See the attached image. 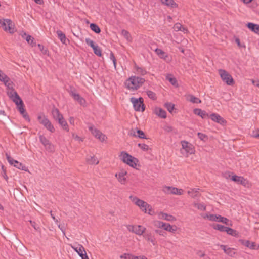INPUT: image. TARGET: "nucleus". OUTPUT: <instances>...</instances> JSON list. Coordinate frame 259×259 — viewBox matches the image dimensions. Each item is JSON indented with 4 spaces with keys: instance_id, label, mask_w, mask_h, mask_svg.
Returning a JSON list of instances; mask_svg holds the SVG:
<instances>
[{
    "instance_id": "f257e3e1",
    "label": "nucleus",
    "mask_w": 259,
    "mask_h": 259,
    "mask_svg": "<svg viewBox=\"0 0 259 259\" xmlns=\"http://www.w3.org/2000/svg\"><path fill=\"white\" fill-rule=\"evenodd\" d=\"M144 82L145 79L143 78L132 76L126 80L125 84L127 89L134 91L140 88Z\"/></svg>"
},
{
    "instance_id": "f03ea898",
    "label": "nucleus",
    "mask_w": 259,
    "mask_h": 259,
    "mask_svg": "<svg viewBox=\"0 0 259 259\" xmlns=\"http://www.w3.org/2000/svg\"><path fill=\"white\" fill-rule=\"evenodd\" d=\"M130 198L133 202L140 207L142 211H144L145 213L147 212L150 215H152L151 213L152 208L150 204L135 196H131Z\"/></svg>"
},
{
    "instance_id": "7ed1b4c3",
    "label": "nucleus",
    "mask_w": 259,
    "mask_h": 259,
    "mask_svg": "<svg viewBox=\"0 0 259 259\" xmlns=\"http://www.w3.org/2000/svg\"><path fill=\"white\" fill-rule=\"evenodd\" d=\"M120 159L125 163L133 168H136L138 162L137 158L134 157L126 152L122 151L119 155Z\"/></svg>"
},
{
    "instance_id": "20e7f679",
    "label": "nucleus",
    "mask_w": 259,
    "mask_h": 259,
    "mask_svg": "<svg viewBox=\"0 0 259 259\" xmlns=\"http://www.w3.org/2000/svg\"><path fill=\"white\" fill-rule=\"evenodd\" d=\"M0 25L4 31L9 32L10 33L13 34L16 31L14 24L10 19H0Z\"/></svg>"
},
{
    "instance_id": "39448f33",
    "label": "nucleus",
    "mask_w": 259,
    "mask_h": 259,
    "mask_svg": "<svg viewBox=\"0 0 259 259\" xmlns=\"http://www.w3.org/2000/svg\"><path fill=\"white\" fill-rule=\"evenodd\" d=\"M182 148L181 149V153L187 157L190 154L194 153V147L192 144L186 141H181Z\"/></svg>"
},
{
    "instance_id": "423d86ee",
    "label": "nucleus",
    "mask_w": 259,
    "mask_h": 259,
    "mask_svg": "<svg viewBox=\"0 0 259 259\" xmlns=\"http://www.w3.org/2000/svg\"><path fill=\"white\" fill-rule=\"evenodd\" d=\"M37 120L40 124L43 125L50 132L54 133L55 132L54 127L47 116L44 114H39L37 116Z\"/></svg>"
},
{
    "instance_id": "0eeeda50",
    "label": "nucleus",
    "mask_w": 259,
    "mask_h": 259,
    "mask_svg": "<svg viewBox=\"0 0 259 259\" xmlns=\"http://www.w3.org/2000/svg\"><path fill=\"white\" fill-rule=\"evenodd\" d=\"M19 99H14L12 100L13 102H14L17 106L19 111L23 116V117L27 121H30V118L29 115L26 112V110L24 108V105L23 102V101L21 99V98L18 97Z\"/></svg>"
},
{
    "instance_id": "6e6552de",
    "label": "nucleus",
    "mask_w": 259,
    "mask_h": 259,
    "mask_svg": "<svg viewBox=\"0 0 259 259\" xmlns=\"http://www.w3.org/2000/svg\"><path fill=\"white\" fill-rule=\"evenodd\" d=\"M5 85L7 87V94L9 98L11 100L14 99H19L18 97H19V96L13 88V82L10 80L7 82L6 84H5Z\"/></svg>"
},
{
    "instance_id": "1a4fd4ad",
    "label": "nucleus",
    "mask_w": 259,
    "mask_h": 259,
    "mask_svg": "<svg viewBox=\"0 0 259 259\" xmlns=\"http://www.w3.org/2000/svg\"><path fill=\"white\" fill-rule=\"evenodd\" d=\"M219 73L222 80L227 85H233L234 83V79L232 76L228 72L223 69H220L219 70Z\"/></svg>"
},
{
    "instance_id": "9d476101",
    "label": "nucleus",
    "mask_w": 259,
    "mask_h": 259,
    "mask_svg": "<svg viewBox=\"0 0 259 259\" xmlns=\"http://www.w3.org/2000/svg\"><path fill=\"white\" fill-rule=\"evenodd\" d=\"M131 102L133 104L134 109L137 111H144L145 110V106L143 103V99L140 97L137 99L135 97H132L130 99Z\"/></svg>"
},
{
    "instance_id": "9b49d317",
    "label": "nucleus",
    "mask_w": 259,
    "mask_h": 259,
    "mask_svg": "<svg viewBox=\"0 0 259 259\" xmlns=\"http://www.w3.org/2000/svg\"><path fill=\"white\" fill-rule=\"evenodd\" d=\"M127 230L135 234L141 236L145 233L146 231V228L144 227H143L141 225H128L126 226Z\"/></svg>"
},
{
    "instance_id": "f8f14e48",
    "label": "nucleus",
    "mask_w": 259,
    "mask_h": 259,
    "mask_svg": "<svg viewBox=\"0 0 259 259\" xmlns=\"http://www.w3.org/2000/svg\"><path fill=\"white\" fill-rule=\"evenodd\" d=\"M6 156L7 160L11 165H13L15 167L19 169H21L25 171H28V168L25 165H23L21 162L13 159V158L11 157L8 153L6 154Z\"/></svg>"
},
{
    "instance_id": "ddd939ff",
    "label": "nucleus",
    "mask_w": 259,
    "mask_h": 259,
    "mask_svg": "<svg viewBox=\"0 0 259 259\" xmlns=\"http://www.w3.org/2000/svg\"><path fill=\"white\" fill-rule=\"evenodd\" d=\"M85 41L87 45L90 46L93 50L94 53L98 56L101 57L102 56V51L101 48L97 45H95L94 41L87 38Z\"/></svg>"
},
{
    "instance_id": "4468645a",
    "label": "nucleus",
    "mask_w": 259,
    "mask_h": 259,
    "mask_svg": "<svg viewBox=\"0 0 259 259\" xmlns=\"http://www.w3.org/2000/svg\"><path fill=\"white\" fill-rule=\"evenodd\" d=\"M89 128L92 134L101 141L103 142L106 140V139H107V137L104 134L101 132L99 130L94 128L93 126H90Z\"/></svg>"
},
{
    "instance_id": "2eb2a0df",
    "label": "nucleus",
    "mask_w": 259,
    "mask_h": 259,
    "mask_svg": "<svg viewBox=\"0 0 259 259\" xmlns=\"http://www.w3.org/2000/svg\"><path fill=\"white\" fill-rule=\"evenodd\" d=\"M126 175L127 171L124 169H121L118 173H116L115 176L120 184L125 185L127 181Z\"/></svg>"
},
{
    "instance_id": "dca6fc26",
    "label": "nucleus",
    "mask_w": 259,
    "mask_h": 259,
    "mask_svg": "<svg viewBox=\"0 0 259 259\" xmlns=\"http://www.w3.org/2000/svg\"><path fill=\"white\" fill-rule=\"evenodd\" d=\"M70 91L69 92V94L71 95V96L73 98V99L77 101L81 105H84L86 102L85 100L78 94L75 93L73 91L75 90L74 88L73 87H70Z\"/></svg>"
},
{
    "instance_id": "f3484780",
    "label": "nucleus",
    "mask_w": 259,
    "mask_h": 259,
    "mask_svg": "<svg viewBox=\"0 0 259 259\" xmlns=\"http://www.w3.org/2000/svg\"><path fill=\"white\" fill-rule=\"evenodd\" d=\"M210 117L212 121L217 122L222 125H225L227 123L226 121L223 118L217 113L211 114Z\"/></svg>"
},
{
    "instance_id": "a211bd4d",
    "label": "nucleus",
    "mask_w": 259,
    "mask_h": 259,
    "mask_svg": "<svg viewBox=\"0 0 259 259\" xmlns=\"http://www.w3.org/2000/svg\"><path fill=\"white\" fill-rule=\"evenodd\" d=\"M72 248L77 252L82 259H89L88 257L84 248L81 245H78L76 248Z\"/></svg>"
},
{
    "instance_id": "6ab92c4d",
    "label": "nucleus",
    "mask_w": 259,
    "mask_h": 259,
    "mask_svg": "<svg viewBox=\"0 0 259 259\" xmlns=\"http://www.w3.org/2000/svg\"><path fill=\"white\" fill-rule=\"evenodd\" d=\"M158 218L160 219H163L168 221H176V218L170 214H168L166 213H164L163 212H160L158 213Z\"/></svg>"
},
{
    "instance_id": "aec40b11",
    "label": "nucleus",
    "mask_w": 259,
    "mask_h": 259,
    "mask_svg": "<svg viewBox=\"0 0 259 259\" xmlns=\"http://www.w3.org/2000/svg\"><path fill=\"white\" fill-rule=\"evenodd\" d=\"M143 238L148 242H150L153 245H156V239L153 235H152L151 232L145 231V233L143 235Z\"/></svg>"
},
{
    "instance_id": "412c9836",
    "label": "nucleus",
    "mask_w": 259,
    "mask_h": 259,
    "mask_svg": "<svg viewBox=\"0 0 259 259\" xmlns=\"http://www.w3.org/2000/svg\"><path fill=\"white\" fill-rule=\"evenodd\" d=\"M220 247L224 250L225 253L228 254L231 257H235L236 252L234 248H227L226 246L221 245Z\"/></svg>"
},
{
    "instance_id": "4be33fe9",
    "label": "nucleus",
    "mask_w": 259,
    "mask_h": 259,
    "mask_svg": "<svg viewBox=\"0 0 259 259\" xmlns=\"http://www.w3.org/2000/svg\"><path fill=\"white\" fill-rule=\"evenodd\" d=\"M193 113L195 114L200 116L203 119L209 117V115L206 113L205 111L202 110L199 108H196L194 109Z\"/></svg>"
},
{
    "instance_id": "5701e85b",
    "label": "nucleus",
    "mask_w": 259,
    "mask_h": 259,
    "mask_svg": "<svg viewBox=\"0 0 259 259\" xmlns=\"http://www.w3.org/2000/svg\"><path fill=\"white\" fill-rule=\"evenodd\" d=\"M154 112L158 117L161 118H165L166 117V111L159 107H156L154 109Z\"/></svg>"
},
{
    "instance_id": "b1692460",
    "label": "nucleus",
    "mask_w": 259,
    "mask_h": 259,
    "mask_svg": "<svg viewBox=\"0 0 259 259\" xmlns=\"http://www.w3.org/2000/svg\"><path fill=\"white\" fill-rule=\"evenodd\" d=\"M242 244L251 249H259V245H257L255 242H250L249 240L243 241Z\"/></svg>"
},
{
    "instance_id": "393cba45",
    "label": "nucleus",
    "mask_w": 259,
    "mask_h": 259,
    "mask_svg": "<svg viewBox=\"0 0 259 259\" xmlns=\"http://www.w3.org/2000/svg\"><path fill=\"white\" fill-rule=\"evenodd\" d=\"M187 193L193 198H198L201 195L199 193V188L191 189L190 190L188 191Z\"/></svg>"
},
{
    "instance_id": "a878e982",
    "label": "nucleus",
    "mask_w": 259,
    "mask_h": 259,
    "mask_svg": "<svg viewBox=\"0 0 259 259\" xmlns=\"http://www.w3.org/2000/svg\"><path fill=\"white\" fill-rule=\"evenodd\" d=\"M186 99L187 101H189L193 103H201V100L191 94H188L185 96Z\"/></svg>"
},
{
    "instance_id": "bb28decb",
    "label": "nucleus",
    "mask_w": 259,
    "mask_h": 259,
    "mask_svg": "<svg viewBox=\"0 0 259 259\" xmlns=\"http://www.w3.org/2000/svg\"><path fill=\"white\" fill-rule=\"evenodd\" d=\"M231 180L238 184H241L244 186H245L246 184V180L242 177L237 176L236 175L233 176L231 178Z\"/></svg>"
},
{
    "instance_id": "cd10ccee",
    "label": "nucleus",
    "mask_w": 259,
    "mask_h": 259,
    "mask_svg": "<svg viewBox=\"0 0 259 259\" xmlns=\"http://www.w3.org/2000/svg\"><path fill=\"white\" fill-rule=\"evenodd\" d=\"M157 55L161 59L167 60L168 58L167 54L160 49L157 48L155 50Z\"/></svg>"
},
{
    "instance_id": "c85d7f7f",
    "label": "nucleus",
    "mask_w": 259,
    "mask_h": 259,
    "mask_svg": "<svg viewBox=\"0 0 259 259\" xmlns=\"http://www.w3.org/2000/svg\"><path fill=\"white\" fill-rule=\"evenodd\" d=\"M57 121H58V123L62 126L63 130L66 131L67 132L69 131L68 125L67 122L64 119L63 116L62 117V118H59Z\"/></svg>"
},
{
    "instance_id": "c756f323",
    "label": "nucleus",
    "mask_w": 259,
    "mask_h": 259,
    "mask_svg": "<svg viewBox=\"0 0 259 259\" xmlns=\"http://www.w3.org/2000/svg\"><path fill=\"white\" fill-rule=\"evenodd\" d=\"M52 115L55 120H58L59 118H62L63 115L60 113L59 110L56 108H54L52 110Z\"/></svg>"
},
{
    "instance_id": "7c9ffc66",
    "label": "nucleus",
    "mask_w": 259,
    "mask_h": 259,
    "mask_svg": "<svg viewBox=\"0 0 259 259\" xmlns=\"http://www.w3.org/2000/svg\"><path fill=\"white\" fill-rule=\"evenodd\" d=\"M86 161L89 164H98L99 163V161L96 159V158L94 155H87Z\"/></svg>"
},
{
    "instance_id": "2f4dec72",
    "label": "nucleus",
    "mask_w": 259,
    "mask_h": 259,
    "mask_svg": "<svg viewBox=\"0 0 259 259\" xmlns=\"http://www.w3.org/2000/svg\"><path fill=\"white\" fill-rule=\"evenodd\" d=\"M247 27L253 32L259 34V25L252 23H248Z\"/></svg>"
},
{
    "instance_id": "473e14b6",
    "label": "nucleus",
    "mask_w": 259,
    "mask_h": 259,
    "mask_svg": "<svg viewBox=\"0 0 259 259\" xmlns=\"http://www.w3.org/2000/svg\"><path fill=\"white\" fill-rule=\"evenodd\" d=\"M162 4L168 6H170L172 8L177 7L178 5L176 4L174 0H160Z\"/></svg>"
},
{
    "instance_id": "72a5a7b5",
    "label": "nucleus",
    "mask_w": 259,
    "mask_h": 259,
    "mask_svg": "<svg viewBox=\"0 0 259 259\" xmlns=\"http://www.w3.org/2000/svg\"><path fill=\"white\" fill-rule=\"evenodd\" d=\"M217 222H222V223L226 224V225H228V226L232 225L231 221H230L227 218L222 217L220 215H219V218L218 219Z\"/></svg>"
},
{
    "instance_id": "f704fd0d",
    "label": "nucleus",
    "mask_w": 259,
    "mask_h": 259,
    "mask_svg": "<svg viewBox=\"0 0 259 259\" xmlns=\"http://www.w3.org/2000/svg\"><path fill=\"white\" fill-rule=\"evenodd\" d=\"M164 229L171 233H175L177 231V227L176 226H172L169 224H166V226L164 227Z\"/></svg>"
},
{
    "instance_id": "c9c22d12",
    "label": "nucleus",
    "mask_w": 259,
    "mask_h": 259,
    "mask_svg": "<svg viewBox=\"0 0 259 259\" xmlns=\"http://www.w3.org/2000/svg\"><path fill=\"white\" fill-rule=\"evenodd\" d=\"M9 80H10V78L0 70V81L3 82L4 84H6Z\"/></svg>"
},
{
    "instance_id": "e433bc0d",
    "label": "nucleus",
    "mask_w": 259,
    "mask_h": 259,
    "mask_svg": "<svg viewBox=\"0 0 259 259\" xmlns=\"http://www.w3.org/2000/svg\"><path fill=\"white\" fill-rule=\"evenodd\" d=\"M212 227L214 229L223 232L226 231V228L227 227L222 225L214 224L212 225Z\"/></svg>"
},
{
    "instance_id": "4c0bfd02",
    "label": "nucleus",
    "mask_w": 259,
    "mask_h": 259,
    "mask_svg": "<svg viewBox=\"0 0 259 259\" xmlns=\"http://www.w3.org/2000/svg\"><path fill=\"white\" fill-rule=\"evenodd\" d=\"M171 194L181 195L183 194V190L171 187Z\"/></svg>"
},
{
    "instance_id": "58836bf2",
    "label": "nucleus",
    "mask_w": 259,
    "mask_h": 259,
    "mask_svg": "<svg viewBox=\"0 0 259 259\" xmlns=\"http://www.w3.org/2000/svg\"><path fill=\"white\" fill-rule=\"evenodd\" d=\"M90 27L92 31L97 34L100 33L101 32V29L95 23H91L90 25Z\"/></svg>"
},
{
    "instance_id": "ea45409f",
    "label": "nucleus",
    "mask_w": 259,
    "mask_h": 259,
    "mask_svg": "<svg viewBox=\"0 0 259 259\" xmlns=\"http://www.w3.org/2000/svg\"><path fill=\"white\" fill-rule=\"evenodd\" d=\"M25 39L27 41L28 44L30 45L32 47L35 46L36 45V42L34 41V38L32 37L31 35H27L25 38Z\"/></svg>"
},
{
    "instance_id": "a19ab883",
    "label": "nucleus",
    "mask_w": 259,
    "mask_h": 259,
    "mask_svg": "<svg viewBox=\"0 0 259 259\" xmlns=\"http://www.w3.org/2000/svg\"><path fill=\"white\" fill-rule=\"evenodd\" d=\"M57 34L58 35V38L60 39L61 41L65 44L66 41V36L60 30H58L57 31Z\"/></svg>"
},
{
    "instance_id": "79ce46f5",
    "label": "nucleus",
    "mask_w": 259,
    "mask_h": 259,
    "mask_svg": "<svg viewBox=\"0 0 259 259\" xmlns=\"http://www.w3.org/2000/svg\"><path fill=\"white\" fill-rule=\"evenodd\" d=\"M166 224L160 221H154L153 222L154 226L158 228H163L164 229V227L166 226Z\"/></svg>"
},
{
    "instance_id": "37998d69",
    "label": "nucleus",
    "mask_w": 259,
    "mask_h": 259,
    "mask_svg": "<svg viewBox=\"0 0 259 259\" xmlns=\"http://www.w3.org/2000/svg\"><path fill=\"white\" fill-rule=\"evenodd\" d=\"M164 107L170 113H171L175 108V105L172 103L167 102L164 104Z\"/></svg>"
},
{
    "instance_id": "c03bdc74",
    "label": "nucleus",
    "mask_w": 259,
    "mask_h": 259,
    "mask_svg": "<svg viewBox=\"0 0 259 259\" xmlns=\"http://www.w3.org/2000/svg\"><path fill=\"white\" fill-rule=\"evenodd\" d=\"M225 232H226L228 234L231 235L233 236H236L237 235V232L236 230L229 227H227Z\"/></svg>"
},
{
    "instance_id": "a18cd8bd",
    "label": "nucleus",
    "mask_w": 259,
    "mask_h": 259,
    "mask_svg": "<svg viewBox=\"0 0 259 259\" xmlns=\"http://www.w3.org/2000/svg\"><path fill=\"white\" fill-rule=\"evenodd\" d=\"M39 137L40 142L44 146H46L50 143L49 140H48L44 136L40 135Z\"/></svg>"
},
{
    "instance_id": "49530a36",
    "label": "nucleus",
    "mask_w": 259,
    "mask_h": 259,
    "mask_svg": "<svg viewBox=\"0 0 259 259\" xmlns=\"http://www.w3.org/2000/svg\"><path fill=\"white\" fill-rule=\"evenodd\" d=\"M193 205L197 209L201 211H205L206 210V206L204 204L194 203Z\"/></svg>"
},
{
    "instance_id": "de8ad7c7",
    "label": "nucleus",
    "mask_w": 259,
    "mask_h": 259,
    "mask_svg": "<svg viewBox=\"0 0 259 259\" xmlns=\"http://www.w3.org/2000/svg\"><path fill=\"white\" fill-rule=\"evenodd\" d=\"M166 79L168 80L174 85L177 83L176 79L175 77H172L171 75L170 74L166 76Z\"/></svg>"
},
{
    "instance_id": "09e8293b",
    "label": "nucleus",
    "mask_w": 259,
    "mask_h": 259,
    "mask_svg": "<svg viewBox=\"0 0 259 259\" xmlns=\"http://www.w3.org/2000/svg\"><path fill=\"white\" fill-rule=\"evenodd\" d=\"M121 34L128 41L131 40V36L130 33L125 30H122L121 31Z\"/></svg>"
},
{
    "instance_id": "8fccbe9b",
    "label": "nucleus",
    "mask_w": 259,
    "mask_h": 259,
    "mask_svg": "<svg viewBox=\"0 0 259 259\" xmlns=\"http://www.w3.org/2000/svg\"><path fill=\"white\" fill-rule=\"evenodd\" d=\"M147 95L148 96V97L153 100H155L156 99L157 97L156 96V94L151 91H147L146 92Z\"/></svg>"
},
{
    "instance_id": "3c124183",
    "label": "nucleus",
    "mask_w": 259,
    "mask_h": 259,
    "mask_svg": "<svg viewBox=\"0 0 259 259\" xmlns=\"http://www.w3.org/2000/svg\"><path fill=\"white\" fill-rule=\"evenodd\" d=\"M171 187L163 186L162 189V192L166 194H171Z\"/></svg>"
},
{
    "instance_id": "603ef678",
    "label": "nucleus",
    "mask_w": 259,
    "mask_h": 259,
    "mask_svg": "<svg viewBox=\"0 0 259 259\" xmlns=\"http://www.w3.org/2000/svg\"><path fill=\"white\" fill-rule=\"evenodd\" d=\"M44 147L46 150L49 152H53L54 151V147L50 142Z\"/></svg>"
},
{
    "instance_id": "864d4df0",
    "label": "nucleus",
    "mask_w": 259,
    "mask_h": 259,
    "mask_svg": "<svg viewBox=\"0 0 259 259\" xmlns=\"http://www.w3.org/2000/svg\"><path fill=\"white\" fill-rule=\"evenodd\" d=\"M207 218L210 221L217 222L218 219L219 218V215L209 214V215H207Z\"/></svg>"
},
{
    "instance_id": "5fc2aeb1",
    "label": "nucleus",
    "mask_w": 259,
    "mask_h": 259,
    "mask_svg": "<svg viewBox=\"0 0 259 259\" xmlns=\"http://www.w3.org/2000/svg\"><path fill=\"white\" fill-rule=\"evenodd\" d=\"M136 71L138 74H140L142 75H144L147 73V71L145 69L139 67L136 68Z\"/></svg>"
},
{
    "instance_id": "6e6d98bb",
    "label": "nucleus",
    "mask_w": 259,
    "mask_h": 259,
    "mask_svg": "<svg viewBox=\"0 0 259 259\" xmlns=\"http://www.w3.org/2000/svg\"><path fill=\"white\" fill-rule=\"evenodd\" d=\"M138 146L140 147L141 149H142L143 151H148L149 149V146L145 144H141L139 143L138 144Z\"/></svg>"
},
{
    "instance_id": "4d7b16f0",
    "label": "nucleus",
    "mask_w": 259,
    "mask_h": 259,
    "mask_svg": "<svg viewBox=\"0 0 259 259\" xmlns=\"http://www.w3.org/2000/svg\"><path fill=\"white\" fill-rule=\"evenodd\" d=\"M198 136L200 139L203 141H206L207 139V137L206 135L201 133H198L197 134Z\"/></svg>"
},
{
    "instance_id": "13d9d810",
    "label": "nucleus",
    "mask_w": 259,
    "mask_h": 259,
    "mask_svg": "<svg viewBox=\"0 0 259 259\" xmlns=\"http://www.w3.org/2000/svg\"><path fill=\"white\" fill-rule=\"evenodd\" d=\"M197 254L200 257H204V259H209V257L207 256H206L204 252L202 251L201 250H199L197 252Z\"/></svg>"
},
{
    "instance_id": "bf43d9fd",
    "label": "nucleus",
    "mask_w": 259,
    "mask_h": 259,
    "mask_svg": "<svg viewBox=\"0 0 259 259\" xmlns=\"http://www.w3.org/2000/svg\"><path fill=\"white\" fill-rule=\"evenodd\" d=\"M137 133H138V136L140 138H142V139H147L145 136V134L144 133L140 130H137Z\"/></svg>"
},
{
    "instance_id": "052dcab7",
    "label": "nucleus",
    "mask_w": 259,
    "mask_h": 259,
    "mask_svg": "<svg viewBox=\"0 0 259 259\" xmlns=\"http://www.w3.org/2000/svg\"><path fill=\"white\" fill-rule=\"evenodd\" d=\"M182 27V25L180 23H177L174 25L173 28L176 31H178L181 30Z\"/></svg>"
},
{
    "instance_id": "680f3d73",
    "label": "nucleus",
    "mask_w": 259,
    "mask_h": 259,
    "mask_svg": "<svg viewBox=\"0 0 259 259\" xmlns=\"http://www.w3.org/2000/svg\"><path fill=\"white\" fill-rule=\"evenodd\" d=\"M72 137L74 138V139H75L76 140H78V141H83V139L82 138L79 137L78 135H75V134L73 133L72 134Z\"/></svg>"
},
{
    "instance_id": "e2e57ef3",
    "label": "nucleus",
    "mask_w": 259,
    "mask_h": 259,
    "mask_svg": "<svg viewBox=\"0 0 259 259\" xmlns=\"http://www.w3.org/2000/svg\"><path fill=\"white\" fill-rule=\"evenodd\" d=\"M58 228L61 230L62 232L63 235L65 236V228L61 225L59 224L58 225Z\"/></svg>"
},
{
    "instance_id": "0e129e2a",
    "label": "nucleus",
    "mask_w": 259,
    "mask_h": 259,
    "mask_svg": "<svg viewBox=\"0 0 259 259\" xmlns=\"http://www.w3.org/2000/svg\"><path fill=\"white\" fill-rule=\"evenodd\" d=\"M110 58L111 60H112V61H116V58H115V57L114 56V54H113V53L112 52H110Z\"/></svg>"
},
{
    "instance_id": "69168bd1",
    "label": "nucleus",
    "mask_w": 259,
    "mask_h": 259,
    "mask_svg": "<svg viewBox=\"0 0 259 259\" xmlns=\"http://www.w3.org/2000/svg\"><path fill=\"white\" fill-rule=\"evenodd\" d=\"M165 131L170 132L172 131V127L170 126H167L164 128Z\"/></svg>"
},
{
    "instance_id": "338daca9",
    "label": "nucleus",
    "mask_w": 259,
    "mask_h": 259,
    "mask_svg": "<svg viewBox=\"0 0 259 259\" xmlns=\"http://www.w3.org/2000/svg\"><path fill=\"white\" fill-rule=\"evenodd\" d=\"M69 121L71 124H74V118L73 117H70L69 118Z\"/></svg>"
},
{
    "instance_id": "774afa93",
    "label": "nucleus",
    "mask_w": 259,
    "mask_h": 259,
    "mask_svg": "<svg viewBox=\"0 0 259 259\" xmlns=\"http://www.w3.org/2000/svg\"><path fill=\"white\" fill-rule=\"evenodd\" d=\"M29 222L31 224V225H32V226L35 229V230H37L36 228V223L35 222H33L31 220H30L29 221Z\"/></svg>"
}]
</instances>
